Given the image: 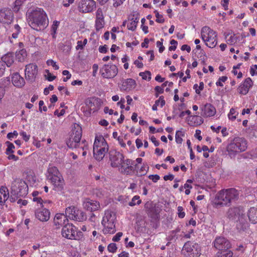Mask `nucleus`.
Here are the masks:
<instances>
[{
  "instance_id": "nucleus-20",
  "label": "nucleus",
  "mask_w": 257,
  "mask_h": 257,
  "mask_svg": "<svg viewBox=\"0 0 257 257\" xmlns=\"http://www.w3.org/2000/svg\"><path fill=\"white\" fill-rule=\"evenodd\" d=\"M133 165V162L131 159H128L125 160L123 159L119 166V170L122 174H130L134 170Z\"/></svg>"
},
{
  "instance_id": "nucleus-49",
  "label": "nucleus",
  "mask_w": 257,
  "mask_h": 257,
  "mask_svg": "<svg viewBox=\"0 0 257 257\" xmlns=\"http://www.w3.org/2000/svg\"><path fill=\"white\" fill-rule=\"evenodd\" d=\"M46 63L48 65L52 66L55 70L59 69V66L56 65V62H54L53 60H48Z\"/></svg>"
},
{
  "instance_id": "nucleus-61",
  "label": "nucleus",
  "mask_w": 257,
  "mask_h": 257,
  "mask_svg": "<svg viewBox=\"0 0 257 257\" xmlns=\"http://www.w3.org/2000/svg\"><path fill=\"white\" fill-rule=\"evenodd\" d=\"M181 49L182 51L186 50L188 53H189L191 51L190 47L186 44L182 45Z\"/></svg>"
},
{
  "instance_id": "nucleus-55",
  "label": "nucleus",
  "mask_w": 257,
  "mask_h": 257,
  "mask_svg": "<svg viewBox=\"0 0 257 257\" xmlns=\"http://www.w3.org/2000/svg\"><path fill=\"white\" fill-rule=\"evenodd\" d=\"M122 235V233L119 232L117 233L112 238L113 241H118L120 240V237Z\"/></svg>"
},
{
  "instance_id": "nucleus-51",
  "label": "nucleus",
  "mask_w": 257,
  "mask_h": 257,
  "mask_svg": "<svg viewBox=\"0 0 257 257\" xmlns=\"http://www.w3.org/2000/svg\"><path fill=\"white\" fill-rule=\"evenodd\" d=\"M149 178L152 180L154 182H157L160 178L158 175H150L149 176Z\"/></svg>"
},
{
  "instance_id": "nucleus-52",
  "label": "nucleus",
  "mask_w": 257,
  "mask_h": 257,
  "mask_svg": "<svg viewBox=\"0 0 257 257\" xmlns=\"http://www.w3.org/2000/svg\"><path fill=\"white\" fill-rule=\"evenodd\" d=\"M5 69L6 66L5 65V63L0 61V77L4 74Z\"/></svg>"
},
{
  "instance_id": "nucleus-27",
  "label": "nucleus",
  "mask_w": 257,
  "mask_h": 257,
  "mask_svg": "<svg viewBox=\"0 0 257 257\" xmlns=\"http://www.w3.org/2000/svg\"><path fill=\"white\" fill-rule=\"evenodd\" d=\"M136 86V82L134 79L128 78L124 80L121 84V89L124 91H130Z\"/></svg>"
},
{
  "instance_id": "nucleus-54",
  "label": "nucleus",
  "mask_w": 257,
  "mask_h": 257,
  "mask_svg": "<svg viewBox=\"0 0 257 257\" xmlns=\"http://www.w3.org/2000/svg\"><path fill=\"white\" fill-rule=\"evenodd\" d=\"M21 136H22L23 139L25 142H28L30 139V136L28 135L25 132H22L20 133Z\"/></svg>"
},
{
  "instance_id": "nucleus-33",
  "label": "nucleus",
  "mask_w": 257,
  "mask_h": 257,
  "mask_svg": "<svg viewBox=\"0 0 257 257\" xmlns=\"http://www.w3.org/2000/svg\"><path fill=\"white\" fill-rule=\"evenodd\" d=\"M248 217L252 223H257V208L251 207L248 211Z\"/></svg>"
},
{
  "instance_id": "nucleus-46",
  "label": "nucleus",
  "mask_w": 257,
  "mask_h": 257,
  "mask_svg": "<svg viewBox=\"0 0 257 257\" xmlns=\"http://www.w3.org/2000/svg\"><path fill=\"white\" fill-rule=\"evenodd\" d=\"M236 111L234 108H231L230 110V112L228 114V118L229 119L234 120L236 118L235 115Z\"/></svg>"
},
{
  "instance_id": "nucleus-31",
  "label": "nucleus",
  "mask_w": 257,
  "mask_h": 257,
  "mask_svg": "<svg viewBox=\"0 0 257 257\" xmlns=\"http://www.w3.org/2000/svg\"><path fill=\"white\" fill-rule=\"evenodd\" d=\"M115 214L112 211L107 210L105 212L104 216L102 220V224L108 223V222L115 221Z\"/></svg>"
},
{
  "instance_id": "nucleus-12",
  "label": "nucleus",
  "mask_w": 257,
  "mask_h": 257,
  "mask_svg": "<svg viewBox=\"0 0 257 257\" xmlns=\"http://www.w3.org/2000/svg\"><path fill=\"white\" fill-rule=\"evenodd\" d=\"M146 212L152 219L157 220L159 218L160 209L151 201H148L145 204Z\"/></svg>"
},
{
  "instance_id": "nucleus-40",
  "label": "nucleus",
  "mask_w": 257,
  "mask_h": 257,
  "mask_svg": "<svg viewBox=\"0 0 257 257\" xmlns=\"http://www.w3.org/2000/svg\"><path fill=\"white\" fill-rule=\"evenodd\" d=\"M93 193L99 198H102L104 195V192L101 188H96L94 190Z\"/></svg>"
},
{
  "instance_id": "nucleus-47",
  "label": "nucleus",
  "mask_w": 257,
  "mask_h": 257,
  "mask_svg": "<svg viewBox=\"0 0 257 257\" xmlns=\"http://www.w3.org/2000/svg\"><path fill=\"white\" fill-rule=\"evenodd\" d=\"M227 79V76H223L220 77L218 79V80L216 83V85L217 86H223V85L222 82H225Z\"/></svg>"
},
{
  "instance_id": "nucleus-21",
  "label": "nucleus",
  "mask_w": 257,
  "mask_h": 257,
  "mask_svg": "<svg viewBox=\"0 0 257 257\" xmlns=\"http://www.w3.org/2000/svg\"><path fill=\"white\" fill-rule=\"evenodd\" d=\"M105 24L104 17L102 9L98 8L96 12L95 27L99 31L104 27Z\"/></svg>"
},
{
  "instance_id": "nucleus-7",
  "label": "nucleus",
  "mask_w": 257,
  "mask_h": 257,
  "mask_svg": "<svg viewBox=\"0 0 257 257\" xmlns=\"http://www.w3.org/2000/svg\"><path fill=\"white\" fill-rule=\"evenodd\" d=\"M48 173L47 178L51 181L54 187L58 190H62L64 181L57 168L54 166L49 167L48 169Z\"/></svg>"
},
{
  "instance_id": "nucleus-38",
  "label": "nucleus",
  "mask_w": 257,
  "mask_h": 257,
  "mask_svg": "<svg viewBox=\"0 0 257 257\" xmlns=\"http://www.w3.org/2000/svg\"><path fill=\"white\" fill-rule=\"evenodd\" d=\"M184 136V134L181 131H177L176 133V135H175V139H176V142L177 144H181L182 141H183V140L181 138V137L182 136Z\"/></svg>"
},
{
  "instance_id": "nucleus-44",
  "label": "nucleus",
  "mask_w": 257,
  "mask_h": 257,
  "mask_svg": "<svg viewBox=\"0 0 257 257\" xmlns=\"http://www.w3.org/2000/svg\"><path fill=\"white\" fill-rule=\"evenodd\" d=\"M107 249L110 252H115L117 249L116 244L114 243H110L107 246Z\"/></svg>"
},
{
  "instance_id": "nucleus-8",
  "label": "nucleus",
  "mask_w": 257,
  "mask_h": 257,
  "mask_svg": "<svg viewBox=\"0 0 257 257\" xmlns=\"http://www.w3.org/2000/svg\"><path fill=\"white\" fill-rule=\"evenodd\" d=\"M201 38L206 45L209 48H214L217 43V35L215 31L207 26L203 27L201 31Z\"/></svg>"
},
{
  "instance_id": "nucleus-18",
  "label": "nucleus",
  "mask_w": 257,
  "mask_h": 257,
  "mask_svg": "<svg viewBox=\"0 0 257 257\" xmlns=\"http://www.w3.org/2000/svg\"><path fill=\"white\" fill-rule=\"evenodd\" d=\"M96 8L95 2L93 0H81L79 5L80 12L89 13Z\"/></svg>"
},
{
  "instance_id": "nucleus-3",
  "label": "nucleus",
  "mask_w": 257,
  "mask_h": 257,
  "mask_svg": "<svg viewBox=\"0 0 257 257\" xmlns=\"http://www.w3.org/2000/svg\"><path fill=\"white\" fill-rule=\"evenodd\" d=\"M226 216L230 220L236 222V228L239 231H244L248 227L242 207L229 208L226 212Z\"/></svg>"
},
{
  "instance_id": "nucleus-11",
  "label": "nucleus",
  "mask_w": 257,
  "mask_h": 257,
  "mask_svg": "<svg viewBox=\"0 0 257 257\" xmlns=\"http://www.w3.org/2000/svg\"><path fill=\"white\" fill-rule=\"evenodd\" d=\"M28 186L25 181L22 180L15 181L11 188V193L17 195L20 197H25L28 194Z\"/></svg>"
},
{
  "instance_id": "nucleus-23",
  "label": "nucleus",
  "mask_w": 257,
  "mask_h": 257,
  "mask_svg": "<svg viewBox=\"0 0 257 257\" xmlns=\"http://www.w3.org/2000/svg\"><path fill=\"white\" fill-rule=\"evenodd\" d=\"M83 205L84 208L91 212L97 210L100 208V204L98 202L90 199H86L83 202Z\"/></svg>"
},
{
  "instance_id": "nucleus-62",
  "label": "nucleus",
  "mask_w": 257,
  "mask_h": 257,
  "mask_svg": "<svg viewBox=\"0 0 257 257\" xmlns=\"http://www.w3.org/2000/svg\"><path fill=\"white\" fill-rule=\"evenodd\" d=\"M174 176L172 174H169L164 176V179L165 181L170 180L172 181L174 179Z\"/></svg>"
},
{
  "instance_id": "nucleus-16",
  "label": "nucleus",
  "mask_w": 257,
  "mask_h": 257,
  "mask_svg": "<svg viewBox=\"0 0 257 257\" xmlns=\"http://www.w3.org/2000/svg\"><path fill=\"white\" fill-rule=\"evenodd\" d=\"M109 160L112 167H119L124 159L123 155L115 150H111L109 153Z\"/></svg>"
},
{
  "instance_id": "nucleus-24",
  "label": "nucleus",
  "mask_w": 257,
  "mask_h": 257,
  "mask_svg": "<svg viewBox=\"0 0 257 257\" xmlns=\"http://www.w3.org/2000/svg\"><path fill=\"white\" fill-rule=\"evenodd\" d=\"M50 212L45 208L38 209L35 211L36 217L41 221H47L50 218Z\"/></svg>"
},
{
  "instance_id": "nucleus-1",
  "label": "nucleus",
  "mask_w": 257,
  "mask_h": 257,
  "mask_svg": "<svg viewBox=\"0 0 257 257\" xmlns=\"http://www.w3.org/2000/svg\"><path fill=\"white\" fill-rule=\"evenodd\" d=\"M239 195V191L234 188L221 190L216 194L212 205L215 208L229 206L238 199Z\"/></svg>"
},
{
  "instance_id": "nucleus-30",
  "label": "nucleus",
  "mask_w": 257,
  "mask_h": 257,
  "mask_svg": "<svg viewBox=\"0 0 257 257\" xmlns=\"http://www.w3.org/2000/svg\"><path fill=\"white\" fill-rule=\"evenodd\" d=\"M115 221H111V222L103 223L102 224L104 227L103 231L104 233H113L115 232V226L114 224Z\"/></svg>"
},
{
  "instance_id": "nucleus-41",
  "label": "nucleus",
  "mask_w": 257,
  "mask_h": 257,
  "mask_svg": "<svg viewBox=\"0 0 257 257\" xmlns=\"http://www.w3.org/2000/svg\"><path fill=\"white\" fill-rule=\"evenodd\" d=\"M154 13L155 14V16L157 18L156 21L157 23H163L165 22L163 15H160L157 11L155 10L154 11Z\"/></svg>"
},
{
  "instance_id": "nucleus-36",
  "label": "nucleus",
  "mask_w": 257,
  "mask_h": 257,
  "mask_svg": "<svg viewBox=\"0 0 257 257\" xmlns=\"http://www.w3.org/2000/svg\"><path fill=\"white\" fill-rule=\"evenodd\" d=\"M221 251L217 253L216 257H231L233 255L232 252L228 249Z\"/></svg>"
},
{
  "instance_id": "nucleus-43",
  "label": "nucleus",
  "mask_w": 257,
  "mask_h": 257,
  "mask_svg": "<svg viewBox=\"0 0 257 257\" xmlns=\"http://www.w3.org/2000/svg\"><path fill=\"white\" fill-rule=\"evenodd\" d=\"M237 37L235 36V34L232 36H230L228 39L226 40V42L230 45L234 44L237 41Z\"/></svg>"
},
{
  "instance_id": "nucleus-53",
  "label": "nucleus",
  "mask_w": 257,
  "mask_h": 257,
  "mask_svg": "<svg viewBox=\"0 0 257 257\" xmlns=\"http://www.w3.org/2000/svg\"><path fill=\"white\" fill-rule=\"evenodd\" d=\"M60 48L63 51L66 50L67 52L70 51L71 47L69 45H64V44H60Z\"/></svg>"
},
{
  "instance_id": "nucleus-17",
  "label": "nucleus",
  "mask_w": 257,
  "mask_h": 257,
  "mask_svg": "<svg viewBox=\"0 0 257 257\" xmlns=\"http://www.w3.org/2000/svg\"><path fill=\"white\" fill-rule=\"evenodd\" d=\"M214 247L219 250H227L231 247L229 241L223 236L217 237L214 241Z\"/></svg>"
},
{
  "instance_id": "nucleus-13",
  "label": "nucleus",
  "mask_w": 257,
  "mask_h": 257,
  "mask_svg": "<svg viewBox=\"0 0 257 257\" xmlns=\"http://www.w3.org/2000/svg\"><path fill=\"white\" fill-rule=\"evenodd\" d=\"M100 73L103 77L111 78L117 74L118 69L115 65L105 64L101 68Z\"/></svg>"
},
{
  "instance_id": "nucleus-42",
  "label": "nucleus",
  "mask_w": 257,
  "mask_h": 257,
  "mask_svg": "<svg viewBox=\"0 0 257 257\" xmlns=\"http://www.w3.org/2000/svg\"><path fill=\"white\" fill-rule=\"evenodd\" d=\"M59 24V22L57 21H55L53 22V25L52 26V35L53 38H55V35L56 33L57 29Z\"/></svg>"
},
{
  "instance_id": "nucleus-6",
  "label": "nucleus",
  "mask_w": 257,
  "mask_h": 257,
  "mask_svg": "<svg viewBox=\"0 0 257 257\" xmlns=\"http://www.w3.org/2000/svg\"><path fill=\"white\" fill-rule=\"evenodd\" d=\"M108 151V146L103 137H96L93 145V154L96 160L101 161Z\"/></svg>"
},
{
  "instance_id": "nucleus-5",
  "label": "nucleus",
  "mask_w": 257,
  "mask_h": 257,
  "mask_svg": "<svg viewBox=\"0 0 257 257\" xmlns=\"http://www.w3.org/2000/svg\"><path fill=\"white\" fill-rule=\"evenodd\" d=\"M247 148V142L243 138L235 137L231 140L226 147V151L230 157L245 151Z\"/></svg>"
},
{
  "instance_id": "nucleus-22",
  "label": "nucleus",
  "mask_w": 257,
  "mask_h": 257,
  "mask_svg": "<svg viewBox=\"0 0 257 257\" xmlns=\"http://www.w3.org/2000/svg\"><path fill=\"white\" fill-rule=\"evenodd\" d=\"M68 220L66 217V215L64 214L57 213L55 215L54 218V224L56 226V228H60L63 227L68 223Z\"/></svg>"
},
{
  "instance_id": "nucleus-35",
  "label": "nucleus",
  "mask_w": 257,
  "mask_h": 257,
  "mask_svg": "<svg viewBox=\"0 0 257 257\" xmlns=\"http://www.w3.org/2000/svg\"><path fill=\"white\" fill-rule=\"evenodd\" d=\"M133 20V19L131 22L127 23V27L128 30L134 31L137 28V24L139 22V19L138 18H136L135 20Z\"/></svg>"
},
{
  "instance_id": "nucleus-10",
  "label": "nucleus",
  "mask_w": 257,
  "mask_h": 257,
  "mask_svg": "<svg viewBox=\"0 0 257 257\" xmlns=\"http://www.w3.org/2000/svg\"><path fill=\"white\" fill-rule=\"evenodd\" d=\"M65 213L68 215L70 219L79 222H82L87 218L86 215L84 212L73 206L66 208Z\"/></svg>"
},
{
  "instance_id": "nucleus-34",
  "label": "nucleus",
  "mask_w": 257,
  "mask_h": 257,
  "mask_svg": "<svg viewBox=\"0 0 257 257\" xmlns=\"http://www.w3.org/2000/svg\"><path fill=\"white\" fill-rule=\"evenodd\" d=\"M26 1L27 0H16L13 7V11L15 12H18L21 9V7Z\"/></svg>"
},
{
  "instance_id": "nucleus-28",
  "label": "nucleus",
  "mask_w": 257,
  "mask_h": 257,
  "mask_svg": "<svg viewBox=\"0 0 257 257\" xmlns=\"http://www.w3.org/2000/svg\"><path fill=\"white\" fill-rule=\"evenodd\" d=\"M203 115L207 117L213 116L216 113V109L210 103H206L202 109Z\"/></svg>"
},
{
  "instance_id": "nucleus-26",
  "label": "nucleus",
  "mask_w": 257,
  "mask_h": 257,
  "mask_svg": "<svg viewBox=\"0 0 257 257\" xmlns=\"http://www.w3.org/2000/svg\"><path fill=\"white\" fill-rule=\"evenodd\" d=\"M12 82L15 86L18 88L22 87L25 84L24 79L17 72L12 75Z\"/></svg>"
},
{
  "instance_id": "nucleus-9",
  "label": "nucleus",
  "mask_w": 257,
  "mask_h": 257,
  "mask_svg": "<svg viewBox=\"0 0 257 257\" xmlns=\"http://www.w3.org/2000/svg\"><path fill=\"white\" fill-rule=\"evenodd\" d=\"M77 228L71 223H67L62 228L61 234L63 237L68 239L79 240L83 236L80 231H77Z\"/></svg>"
},
{
  "instance_id": "nucleus-14",
  "label": "nucleus",
  "mask_w": 257,
  "mask_h": 257,
  "mask_svg": "<svg viewBox=\"0 0 257 257\" xmlns=\"http://www.w3.org/2000/svg\"><path fill=\"white\" fill-rule=\"evenodd\" d=\"M14 20L13 11L8 8L0 9V23L5 24H10Z\"/></svg>"
},
{
  "instance_id": "nucleus-59",
  "label": "nucleus",
  "mask_w": 257,
  "mask_h": 257,
  "mask_svg": "<svg viewBox=\"0 0 257 257\" xmlns=\"http://www.w3.org/2000/svg\"><path fill=\"white\" fill-rule=\"evenodd\" d=\"M16 56H22L23 58L27 56V52L25 50L22 49L18 52Z\"/></svg>"
},
{
  "instance_id": "nucleus-56",
  "label": "nucleus",
  "mask_w": 257,
  "mask_h": 257,
  "mask_svg": "<svg viewBox=\"0 0 257 257\" xmlns=\"http://www.w3.org/2000/svg\"><path fill=\"white\" fill-rule=\"evenodd\" d=\"M6 90L5 87L0 86V103L2 102V100L5 96Z\"/></svg>"
},
{
  "instance_id": "nucleus-63",
  "label": "nucleus",
  "mask_w": 257,
  "mask_h": 257,
  "mask_svg": "<svg viewBox=\"0 0 257 257\" xmlns=\"http://www.w3.org/2000/svg\"><path fill=\"white\" fill-rule=\"evenodd\" d=\"M155 90L157 93H163L164 92V87H161L159 86H157L155 88Z\"/></svg>"
},
{
  "instance_id": "nucleus-15",
  "label": "nucleus",
  "mask_w": 257,
  "mask_h": 257,
  "mask_svg": "<svg viewBox=\"0 0 257 257\" xmlns=\"http://www.w3.org/2000/svg\"><path fill=\"white\" fill-rule=\"evenodd\" d=\"M37 66L34 64H29L26 66L25 70V78L30 82H34L38 73Z\"/></svg>"
},
{
  "instance_id": "nucleus-4",
  "label": "nucleus",
  "mask_w": 257,
  "mask_h": 257,
  "mask_svg": "<svg viewBox=\"0 0 257 257\" xmlns=\"http://www.w3.org/2000/svg\"><path fill=\"white\" fill-rule=\"evenodd\" d=\"M82 128L77 123H74L72 126V130L68 140L66 142L67 146L69 148H80L82 150L85 147V141L80 143L82 137Z\"/></svg>"
},
{
  "instance_id": "nucleus-37",
  "label": "nucleus",
  "mask_w": 257,
  "mask_h": 257,
  "mask_svg": "<svg viewBox=\"0 0 257 257\" xmlns=\"http://www.w3.org/2000/svg\"><path fill=\"white\" fill-rule=\"evenodd\" d=\"M141 200L140 199L139 196H135L132 199V201L129 202L128 205L131 206H135L136 204L139 205L141 203Z\"/></svg>"
},
{
  "instance_id": "nucleus-19",
  "label": "nucleus",
  "mask_w": 257,
  "mask_h": 257,
  "mask_svg": "<svg viewBox=\"0 0 257 257\" xmlns=\"http://www.w3.org/2000/svg\"><path fill=\"white\" fill-rule=\"evenodd\" d=\"M183 249L186 250L190 257H198L201 254L200 248L198 244L195 243L191 246L189 242L186 243Z\"/></svg>"
},
{
  "instance_id": "nucleus-57",
  "label": "nucleus",
  "mask_w": 257,
  "mask_h": 257,
  "mask_svg": "<svg viewBox=\"0 0 257 257\" xmlns=\"http://www.w3.org/2000/svg\"><path fill=\"white\" fill-rule=\"evenodd\" d=\"M11 194L10 197V200L11 201V202H15L20 197L17 195H14V193H11Z\"/></svg>"
},
{
  "instance_id": "nucleus-48",
  "label": "nucleus",
  "mask_w": 257,
  "mask_h": 257,
  "mask_svg": "<svg viewBox=\"0 0 257 257\" xmlns=\"http://www.w3.org/2000/svg\"><path fill=\"white\" fill-rule=\"evenodd\" d=\"M178 217L183 218L185 215V212L183 211V208L182 206H178Z\"/></svg>"
},
{
  "instance_id": "nucleus-45",
  "label": "nucleus",
  "mask_w": 257,
  "mask_h": 257,
  "mask_svg": "<svg viewBox=\"0 0 257 257\" xmlns=\"http://www.w3.org/2000/svg\"><path fill=\"white\" fill-rule=\"evenodd\" d=\"M140 75L142 77V78L143 79L146 80L147 79V77H148L149 80H150L151 77V73L150 71H146L144 72H140Z\"/></svg>"
},
{
  "instance_id": "nucleus-32",
  "label": "nucleus",
  "mask_w": 257,
  "mask_h": 257,
  "mask_svg": "<svg viewBox=\"0 0 257 257\" xmlns=\"http://www.w3.org/2000/svg\"><path fill=\"white\" fill-rule=\"evenodd\" d=\"M9 191L7 187H2L0 189V205H2L9 198Z\"/></svg>"
},
{
  "instance_id": "nucleus-64",
  "label": "nucleus",
  "mask_w": 257,
  "mask_h": 257,
  "mask_svg": "<svg viewBox=\"0 0 257 257\" xmlns=\"http://www.w3.org/2000/svg\"><path fill=\"white\" fill-rule=\"evenodd\" d=\"M84 46L83 45L82 42L81 41H78L77 42V45L76 47V50H82L83 49Z\"/></svg>"
},
{
  "instance_id": "nucleus-50",
  "label": "nucleus",
  "mask_w": 257,
  "mask_h": 257,
  "mask_svg": "<svg viewBox=\"0 0 257 257\" xmlns=\"http://www.w3.org/2000/svg\"><path fill=\"white\" fill-rule=\"evenodd\" d=\"M124 1L125 0H113V6L114 8H117L121 5Z\"/></svg>"
},
{
  "instance_id": "nucleus-29",
  "label": "nucleus",
  "mask_w": 257,
  "mask_h": 257,
  "mask_svg": "<svg viewBox=\"0 0 257 257\" xmlns=\"http://www.w3.org/2000/svg\"><path fill=\"white\" fill-rule=\"evenodd\" d=\"M3 62L5 63V65H7L8 67H10L14 62V54L12 52H8L3 57H2Z\"/></svg>"
},
{
  "instance_id": "nucleus-39",
  "label": "nucleus",
  "mask_w": 257,
  "mask_h": 257,
  "mask_svg": "<svg viewBox=\"0 0 257 257\" xmlns=\"http://www.w3.org/2000/svg\"><path fill=\"white\" fill-rule=\"evenodd\" d=\"M6 144L7 145L8 147L6 150V154L8 155L10 153H13V149H15V146L13 145V144L9 141H7L6 142Z\"/></svg>"
},
{
  "instance_id": "nucleus-60",
  "label": "nucleus",
  "mask_w": 257,
  "mask_h": 257,
  "mask_svg": "<svg viewBox=\"0 0 257 257\" xmlns=\"http://www.w3.org/2000/svg\"><path fill=\"white\" fill-rule=\"evenodd\" d=\"M257 69V65H254L252 67H251L250 69V73L252 76L254 75L255 74H257V72H255V70Z\"/></svg>"
},
{
  "instance_id": "nucleus-25",
  "label": "nucleus",
  "mask_w": 257,
  "mask_h": 257,
  "mask_svg": "<svg viewBox=\"0 0 257 257\" xmlns=\"http://www.w3.org/2000/svg\"><path fill=\"white\" fill-rule=\"evenodd\" d=\"M252 80L250 78H247L244 80L243 83L241 84L238 88L239 93L245 95L246 94L252 85Z\"/></svg>"
},
{
  "instance_id": "nucleus-58",
  "label": "nucleus",
  "mask_w": 257,
  "mask_h": 257,
  "mask_svg": "<svg viewBox=\"0 0 257 257\" xmlns=\"http://www.w3.org/2000/svg\"><path fill=\"white\" fill-rule=\"evenodd\" d=\"M107 51V47L106 45L100 46L99 47V51L102 53H105Z\"/></svg>"
},
{
  "instance_id": "nucleus-2",
  "label": "nucleus",
  "mask_w": 257,
  "mask_h": 257,
  "mask_svg": "<svg viewBox=\"0 0 257 257\" xmlns=\"http://www.w3.org/2000/svg\"><path fill=\"white\" fill-rule=\"evenodd\" d=\"M27 17L29 26L34 30L40 31L46 27V15L43 9L36 8L28 11Z\"/></svg>"
}]
</instances>
